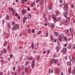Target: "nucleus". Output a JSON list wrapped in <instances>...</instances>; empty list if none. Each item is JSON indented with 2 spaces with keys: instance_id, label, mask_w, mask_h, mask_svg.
<instances>
[{
  "instance_id": "13",
  "label": "nucleus",
  "mask_w": 75,
  "mask_h": 75,
  "mask_svg": "<svg viewBox=\"0 0 75 75\" xmlns=\"http://www.w3.org/2000/svg\"><path fill=\"white\" fill-rule=\"evenodd\" d=\"M59 12H58V11H57V13H56L57 16H59Z\"/></svg>"
},
{
  "instance_id": "33",
  "label": "nucleus",
  "mask_w": 75,
  "mask_h": 75,
  "mask_svg": "<svg viewBox=\"0 0 75 75\" xmlns=\"http://www.w3.org/2000/svg\"><path fill=\"white\" fill-rule=\"evenodd\" d=\"M30 33H31V30H30V29H29V30L28 31V33L29 34H30Z\"/></svg>"
},
{
  "instance_id": "32",
  "label": "nucleus",
  "mask_w": 75,
  "mask_h": 75,
  "mask_svg": "<svg viewBox=\"0 0 75 75\" xmlns=\"http://www.w3.org/2000/svg\"><path fill=\"white\" fill-rule=\"evenodd\" d=\"M51 8H52V7L51 6H50L48 8L49 10H51Z\"/></svg>"
},
{
  "instance_id": "31",
  "label": "nucleus",
  "mask_w": 75,
  "mask_h": 75,
  "mask_svg": "<svg viewBox=\"0 0 75 75\" xmlns=\"http://www.w3.org/2000/svg\"><path fill=\"white\" fill-rule=\"evenodd\" d=\"M6 18L7 19H8L9 18V16L7 15L6 16Z\"/></svg>"
},
{
  "instance_id": "41",
  "label": "nucleus",
  "mask_w": 75,
  "mask_h": 75,
  "mask_svg": "<svg viewBox=\"0 0 75 75\" xmlns=\"http://www.w3.org/2000/svg\"><path fill=\"white\" fill-rule=\"evenodd\" d=\"M46 37H48V34L47 33L46 34Z\"/></svg>"
},
{
  "instance_id": "26",
  "label": "nucleus",
  "mask_w": 75,
  "mask_h": 75,
  "mask_svg": "<svg viewBox=\"0 0 75 75\" xmlns=\"http://www.w3.org/2000/svg\"><path fill=\"white\" fill-rule=\"evenodd\" d=\"M16 27L17 28V29H19V26L18 25H16Z\"/></svg>"
},
{
  "instance_id": "47",
  "label": "nucleus",
  "mask_w": 75,
  "mask_h": 75,
  "mask_svg": "<svg viewBox=\"0 0 75 75\" xmlns=\"http://www.w3.org/2000/svg\"><path fill=\"white\" fill-rule=\"evenodd\" d=\"M9 57H10V58H12V55H11V54L9 56Z\"/></svg>"
},
{
  "instance_id": "19",
  "label": "nucleus",
  "mask_w": 75,
  "mask_h": 75,
  "mask_svg": "<svg viewBox=\"0 0 75 75\" xmlns=\"http://www.w3.org/2000/svg\"><path fill=\"white\" fill-rule=\"evenodd\" d=\"M61 21V18L59 17L58 19L57 20V21Z\"/></svg>"
},
{
  "instance_id": "10",
  "label": "nucleus",
  "mask_w": 75,
  "mask_h": 75,
  "mask_svg": "<svg viewBox=\"0 0 75 75\" xmlns=\"http://www.w3.org/2000/svg\"><path fill=\"white\" fill-rule=\"evenodd\" d=\"M68 48L69 49H71V45H69L68 47Z\"/></svg>"
},
{
  "instance_id": "63",
  "label": "nucleus",
  "mask_w": 75,
  "mask_h": 75,
  "mask_svg": "<svg viewBox=\"0 0 75 75\" xmlns=\"http://www.w3.org/2000/svg\"><path fill=\"white\" fill-rule=\"evenodd\" d=\"M68 40H71V38H69L67 39Z\"/></svg>"
},
{
  "instance_id": "37",
  "label": "nucleus",
  "mask_w": 75,
  "mask_h": 75,
  "mask_svg": "<svg viewBox=\"0 0 75 75\" xmlns=\"http://www.w3.org/2000/svg\"><path fill=\"white\" fill-rule=\"evenodd\" d=\"M18 16V14L16 13H15V16L16 17H17Z\"/></svg>"
},
{
  "instance_id": "57",
  "label": "nucleus",
  "mask_w": 75,
  "mask_h": 75,
  "mask_svg": "<svg viewBox=\"0 0 75 75\" xmlns=\"http://www.w3.org/2000/svg\"><path fill=\"white\" fill-rule=\"evenodd\" d=\"M59 41H60V42H61V39H60V38H59Z\"/></svg>"
},
{
  "instance_id": "20",
  "label": "nucleus",
  "mask_w": 75,
  "mask_h": 75,
  "mask_svg": "<svg viewBox=\"0 0 75 75\" xmlns=\"http://www.w3.org/2000/svg\"><path fill=\"white\" fill-rule=\"evenodd\" d=\"M31 47L32 49H33V48H34V44L33 43L32 44V45H31Z\"/></svg>"
},
{
  "instance_id": "58",
  "label": "nucleus",
  "mask_w": 75,
  "mask_h": 75,
  "mask_svg": "<svg viewBox=\"0 0 75 75\" xmlns=\"http://www.w3.org/2000/svg\"><path fill=\"white\" fill-rule=\"evenodd\" d=\"M2 22H3V24H4V20H3Z\"/></svg>"
},
{
  "instance_id": "30",
  "label": "nucleus",
  "mask_w": 75,
  "mask_h": 75,
  "mask_svg": "<svg viewBox=\"0 0 75 75\" xmlns=\"http://www.w3.org/2000/svg\"><path fill=\"white\" fill-rule=\"evenodd\" d=\"M34 32H35V30L34 29H33L32 30V32L33 33H34Z\"/></svg>"
},
{
  "instance_id": "9",
  "label": "nucleus",
  "mask_w": 75,
  "mask_h": 75,
  "mask_svg": "<svg viewBox=\"0 0 75 75\" xmlns=\"http://www.w3.org/2000/svg\"><path fill=\"white\" fill-rule=\"evenodd\" d=\"M54 34L56 36H57V37H58V35H59L57 33H56V32H55L54 33Z\"/></svg>"
},
{
  "instance_id": "11",
  "label": "nucleus",
  "mask_w": 75,
  "mask_h": 75,
  "mask_svg": "<svg viewBox=\"0 0 75 75\" xmlns=\"http://www.w3.org/2000/svg\"><path fill=\"white\" fill-rule=\"evenodd\" d=\"M35 3L33 2L32 3V7H33V6H35Z\"/></svg>"
},
{
  "instance_id": "51",
  "label": "nucleus",
  "mask_w": 75,
  "mask_h": 75,
  "mask_svg": "<svg viewBox=\"0 0 75 75\" xmlns=\"http://www.w3.org/2000/svg\"><path fill=\"white\" fill-rule=\"evenodd\" d=\"M28 11H30V7H28Z\"/></svg>"
},
{
  "instance_id": "35",
  "label": "nucleus",
  "mask_w": 75,
  "mask_h": 75,
  "mask_svg": "<svg viewBox=\"0 0 75 75\" xmlns=\"http://www.w3.org/2000/svg\"><path fill=\"white\" fill-rule=\"evenodd\" d=\"M4 53H6V51H7V50H6L5 49H4Z\"/></svg>"
},
{
  "instance_id": "5",
  "label": "nucleus",
  "mask_w": 75,
  "mask_h": 75,
  "mask_svg": "<svg viewBox=\"0 0 75 75\" xmlns=\"http://www.w3.org/2000/svg\"><path fill=\"white\" fill-rule=\"evenodd\" d=\"M27 19V17H25V18H23V24H24V23H25V20H26Z\"/></svg>"
},
{
  "instance_id": "16",
  "label": "nucleus",
  "mask_w": 75,
  "mask_h": 75,
  "mask_svg": "<svg viewBox=\"0 0 75 75\" xmlns=\"http://www.w3.org/2000/svg\"><path fill=\"white\" fill-rule=\"evenodd\" d=\"M72 61L73 62H75V59L74 58V57H72Z\"/></svg>"
},
{
  "instance_id": "24",
  "label": "nucleus",
  "mask_w": 75,
  "mask_h": 75,
  "mask_svg": "<svg viewBox=\"0 0 75 75\" xmlns=\"http://www.w3.org/2000/svg\"><path fill=\"white\" fill-rule=\"evenodd\" d=\"M69 74H70L71 73V69H69L68 70Z\"/></svg>"
},
{
  "instance_id": "6",
  "label": "nucleus",
  "mask_w": 75,
  "mask_h": 75,
  "mask_svg": "<svg viewBox=\"0 0 75 75\" xmlns=\"http://www.w3.org/2000/svg\"><path fill=\"white\" fill-rule=\"evenodd\" d=\"M32 64L31 65V67L32 68H34V62L33 61Z\"/></svg>"
},
{
  "instance_id": "52",
  "label": "nucleus",
  "mask_w": 75,
  "mask_h": 75,
  "mask_svg": "<svg viewBox=\"0 0 75 75\" xmlns=\"http://www.w3.org/2000/svg\"><path fill=\"white\" fill-rule=\"evenodd\" d=\"M54 38H53V37H51V39L52 40Z\"/></svg>"
},
{
  "instance_id": "49",
  "label": "nucleus",
  "mask_w": 75,
  "mask_h": 75,
  "mask_svg": "<svg viewBox=\"0 0 75 75\" xmlns=\"http://www.w3.org/2000/svg\"><path fill=\"white\" fill-rule=\"evenodd\" d=\"M27 64H28V61H27L26 62L25 65H27Z\"/></svg>"
},
{
  "instance_id": "43",
  "label": "nucleus",
  "mask_w": 75,
  "mask_h": 75,
  "mask_svg": "<svg viewBox=\"0 0 75 75\" xmlns=\"http://www.w3.org/2000/svg\"><path fill=\"white\" fill-rule=\"evenodd\" d=\"M48 54H50V50H48Z\"/></svg>"
},
{
  "instance_id": "22",
  "label": "nucleus",
  "mask_w": 75,
  "mask_h": 75,
  "mask_svg": "<svg viewBox=\"0 0 75 75\" xmlns=\"http://www.w3.org/2000/svg\"><path fill=\"white\" fill-rule=\"evenodd\" d=\"M74 73H75L74 69H73L72 70V74H74Z\"/></svg>"
},
{
  "instance_id": "12",
  "label": "nucleus",
  "mask_w": 75,
  "mask_h": 75,
  "mask_svg": "<svg viewBox=\"0 0 75 75\" xmlns=\"http://www.w3.org/2000/svg\"><path fill=\"white\" fill-rule=\"evenodd\" d=\"M63 15L65 17H66V12H65L63 13Z\"/></svg>"
},
{
  "instance_id": "44",
  "label": "nucleus",
  "mask_w": 75,
  "mask_h": 75,
  "mask_svg": "<svg viewBox=\"0 0 75 75\" xmlns=\"http://www.w3.org/2000/svg\"><path fill=\"white\" fill-rule=\"evenodd\" d=\"M57 44L59 45H60V43L59 42H58Z\"/></svg>"
},
{
  "instance_id": "3",
  "label": "nucleus",
  "mask_w": 75,
  "mask_h": 75,
  "mask_svg": "<svg viewBox=\"0 0 75 75\" xmlns=\"http://www.w3.org/2000/svg\"><path fill=\"white\" fill-rule=\"evenodd\" d=\"M62 52L63 53L65 54L66 53V48L63 47L62 50Z\"/></svg>"
},
{
  "instance_id": "53",
  "label": "nucleus",
  "mask_w": 75,
  "mask_h": 75,
  "mask_svg": "<svg viewBox=\"0 0 75 75\" xmlns=\"http://www.w3.org/2000/svg\"><path fill=\"white\" fill-rule=\"evenodd\" d=\"M38 1H39V0H36L37 3H38Z\"/></svg>"
},
{
  "instance_id": "60",
  "label": "nucleus",
  "mask_w": 75,
  "mask_h": 75,
  "mask_svg": "<svg viewBox=\"0 0 75 75\" xmlns=\"http://www.w3.org/2000/svg\"><path fill=\"white\" fill-rule=\"evenodd\" d=\"M11 11H12V10H13V8H11Z\"/></svg>"
},
{
  "instance_id": "62",
  "label": "nucleus",
  "mask_w": 75,
  "mask_h": 75,
  "mask_svg": "<svg viewBox=\"0 0 75 75\" xmlns=\"http://www.w3.org/2000/svg\"><path fill=\"white\" fill-rule=\"evenodd\" d=\"M14 74H15V75H17V73H16V72H15Z\"/></svg>"
},
{
  "instance_id": "29",
  "label": "nucleus",
  "mask_w": 75,
  "mask_h": 75,
  "mask_svg": "<svg viewBox=\"0 0 75 75\" xmlns=\"http://www.w3.org/2000/svg\"><path fill=\"white\" fill-rule=\"evenodd\" d=\"M51 26L52 27H54V24L53 23L52 24Z\"/></svg>"
},
{
  "instance_id": "59",
  "label": "nucleus",
  "mask_w": 75,
  "mask_h": 75,
  "mask_svg": "<svg viewBox=\"0 0 75 75\" xmlns=\"http://www.w3.org/2000/svg\"><path fill=\"white\" fill-rule=\"evenodd\" d=\"M43 52H44V54H45V53H46V52H45V51H44Z\"/></svg>"
},
{
  "instance_id": "38",
  "label": "nucleus",
  "mask_w": 75,
  "mask_h": 75,
  "mask_svg": "<svg viewBox=\"0 0 75 75\" xmlns=\"http://www.w3.org/2000/svg\"><path fill=\"white\" fill-rule=\"evenodd\" d=\"M25 1L24 0H23L22 1V3H23L24 4V3H25Z\"/></svg>"
},
{
  "instance_id": "4",
  "label": "nucleus",
  "mask_w": 75,
  "mask_h": 75,
  "mask_svg": "<svg viewBox=\"0 0 75 75\" xmlns=\"http://www.w3.org/2000/svg\"><path fill=\"white\" fill-rule=\"evenodd\" d=\"M52 64H54V63H56V62H57V61H56V60H55V59H52Z\"/></svg>"
},
{
  "instance_id": "27",
  "label": "nucleus",
  "mask_w": 75,
  "mask_h": 75,
  "mask_svg": "<svg viewBox=\"0 0 75 75\" xmlns=\"http://www.w3.org/2000/svg\"><path fill=\"white\" fill-rule=\"evenodd\" d=\"M16 13V11H13L12 12V14H14V13Z\"/></svg>"
},
{
  "instance_id": "25",
  "label": "nucleus",
  "mask_w": 75,
  "mask_h": 75,
  "mask_svg": "<svg viewBox=\"0 0 75 75\" xmlns=\"http://www.w3.org/2000/svg\"><path fill=\"white\" fill-rule=\"evenodd\" d=\"M61 38H63V35H64L63 34H61Z\"/></svg>"
},
{
  "instance_id": "46",
  "label": "nucleus",
  "mask_w": 75,
  "mask_h": 75,
  "mask_svg": "<svg viewBox=\"0 0 75 75\" xmlns=\"http://www.w3.org/2000/svg\"><path fill=\"white\" fill-rule=\"evenodd\" d=\"M62 0H60V3H62Z\"/></svg>"
},
{
  "instance_id": "15",
  "label": "nucleus",
  "mask_w": 75,
  "mask_h": 75,
  "mask_svg": "<svg viewBox=\"0 0 75 75\" xmlns=\"http://www.w3.org/2000/svg\"><path fill=\"white\" fill-rule=\"evenodd\" d=\"M26 10H24L22 11L23 14H25L26 13Z\"/></svg>"
},
{
  "instance_id": "28",
  "label": "nucleus",
  "mask_w": 75,
  "mask_h": 75,
  "mask_svg": "<svg viewBox=\"0 0 75 75\" xmlns=\"http://www.w3.org/2000/svg\"><path fill=\"white\" fill-rule=\"evenodd\" d=\"M47 20V18H45L44 20L45 22V23H46Z\"/></svg>"
},
{
  "instance_id": "14",
  "label": "nucleus",
  "mask_w": 75,
  "mask_h": 75,
  "mask_svg": "<svg viewBox=\"0 0 75 75\" xmlns=\"http://www.w3.org/2000/svg\"><path fill=\"white\" fill-rule=\"evenodd\" d=\"M64 9L65 11V9H66V6H65V4L64 5Z\"/></svg>"
},
{
  "instance_id": "34",
  "label": "nucleus",
  "mask_w": 75,
  "mask_h": 75,
  "mask_svg": "<svg viewBox=\"0 0 75 75\" xmlns=\"http://www.w3.org/2000/svg\"><path fill=\"white\" fill-rule=\"evenodd\" d=\"M33 59V57H31L30 59V61H32V59Z\"/></svg>"
},
{
  "instance_id": "39",
  "label": "nucleus",
  "mask_w": 75,
  "mask_h": 75,
  "mask_svg": "<svg viewBox=\"0 0 75 75\" xmlns=\"http://www.w3.org/2000/svg\"><path fill=\"white\" fill-rule=\"evenodd\" d=\"M25 71H27V67H25Z\"/></svg>"
},
{
  "instance_id": "42",
  "label": "nucleus",
  "mask_w": 75,
  "mask_h": 75,
  "mask_svg": "<svg viewBox=\"0 0 75 75\" xmlns=\"http://www.w3.org/2000/svg\"><path fill=\"white\" fill-rule=\"evenodd\" d=\"M57 18H55L54 20V23H56V21H57Z\"/></svg>"
},
{
  "instance_id": "54",
  "label": "nucleus",
  "mask_w": 75,
  "mask_h": 75,
  "mask_svg": "<svg viewBox=\"0 0 75 75\" xmlns=\"http://www.w3.org/2000/svg\"><path fill=\"white\" fill-rule=\"evenodd\" d=\"M18 69L19 71H20V70H21L20 67H18Z\"/></svg>"
},
{
  "instance_id": "2",
  "label": "nucleus",
  "mask_w": 75,
  "mask_h": 75,
  "mask_svg": "<svg viewBox=\"0 0 75 75\" xmlns=\"http://www.w3.org/2000/svg\"><path fill=\"white\" fill-rule=\"evenodd\" d=\"M70 31L71 34V35H73L74 34V29L72 28H70Z\"/></svg>"
},
{
  "instance_id": "1",
  "label": "nucleus",
  "mask_w": 75,
  "mask_h": 75,
  "mask_svg": "<svg viewBox=\"0 0 75 75\" xmlns=\"http://www.w3.org/2000/svg\"><path fill=\"white\" fill-rule=\"evenodd\" d=\"M66 14H67V18H66V25H67V24H68L69 23V17H67V15H68V13H66Z\"/></svg>"
},
{
  "instance_id": "61",
  "label": "nucleus",
  "mask_w": 75,
  "mask_h": 75,
  "mask_svg": "<svg viewBox=\"0 0 75 75\" xmlns=\"http://www.w3.org/2000/svg\"><path fill=\"white\" fill-rule=\"evenodd\" d=\"M2 74H3V73H2V71L1 72V73H0V75H2Z\"/></svg>"
},
{
  "instance_id": "7",
  "label": "nucleus",
  "mask_w": 75,
  "mask_h": 75,
  "mask_svg": "<svg viewBox=\"0 0 75 75\" xmlns=\"http://www.w3.org/2000/svg\"><path fill=\"white\" fill-rule=\"evenodd\" d=\"M59 47H58L57 48V50L56 51L57 52H59Z\"/></svg>"
},
{
  "instance_id": "55",
  "label": "nucleus",
  "mask_w": 75,
  "mask_h": 75,
  "mask_svg": "<svg viewBox=\"0 0 75 75\" xmlns=\"http://www.w3.org/2000/svg\"><path fill=\"white\" fill-rule=\"evenodd\" d=\"M64 40H66V37H64Z\"/></svg>"
},
{
  "instance_id": "23",
  "label": "nucleus",
  "mask_w": 75,
  "mask_h": 75,
  "mask_svg": "<svg viewBox=\"0 0 75 75\" xmlns=\"http://www.w3.org/2000/svg\"><path fill=\"white\" fill-rule=\"evenodd\" d=\"M41 31H39L38 32V34H41Z\"/></svg>"
},
{
  "instance_id": "48",
  "label": "nucleus",
  "mask_w": 75,
  "mask_h": 75,
  "mask_svg": "<svg viewBox=\"0 0 75 75\" xmlns=\"http://www.w3.org/2000/svg\"><path fill=\"white\" fill-rule=\"evenodd\" d=\"M18 19L19 20L20 18V16H18Z\"/></svg>"
},
{
  "instance_id": "56",
  "label": "nucleus",
  "mask_w": 75,
  "mask_h": 75,
  "mask_svg": "<svg viewBox=\"0 0 75 75\" xmlns=\"http://www.w3.org/2000/svg\"><path fill=\"white\" fill-rule=\"evenodd\" d=\"M13 25H14V22H13L12 23Z\"/></svg>"
},
{
  "instance_id": "40",
  "label": "nucleus",
  "mask_w": 75,
  "mask_h": 75,
  "mask_svg": "<svg viewBox=\"0 0 75 75\" xmlns=\"http://www.w3.org/2000/svg\"><path fill=\"white\" fill-rule=\"evenodd\" d=\"M17 30V28H16V27H14L13 28V30Z\"/></svg>"
},
{
  "instance_id": "50",
  "label": "nucleus",
  "mask_w": 75,
  "mask_h": 75,
  "mask_svg": "<svg viewBox=\"0 0 75 75\" xmlns=\"http://www.w3.org/2000/svg\"><path fill=\"white\" fill-rule=\"evenodd\" d=\"M50 71H51V69H50L48 71L49 74H50Z\"/></svg>"
},
{
  "instance_id": "21",
  "label": "nucleus",
  "mask_w": 75,
  "mask_h": 75,
  "mask_svg": "<svg viewBox=\"0 0 75 75\" xmlns=\"http://www.w3.org/2000/svg\"><path fill=\"white\" fill-rule=\"evenodd\" d=\"M31 15H29L28 16V18H29V19H30V18H31Z\"/></svg>"
},
{
  "instance_id": "45",
  "label": "nucleus",
  "mask_w": 75,
  "mask_h": 75,
  "mask_svg": "<svg viewBox=\"0 0 75 75\" xmlns=\"http://www.w3.org/2000/svg\"><path fill=\"white\" fill-rule=\"evenodd\" d=\"M0 52H1V54H3V50H1V51Z\"/></svg>"
},
{
  "instance_id": "18",
  "label": "nucleus",
  "mask_w": 75,
  "mask_h": 75,
  "mask_svg": "<svg viewBox=\"0 0 75 75\" xmlns=\"http://www.w3.org/2000/svg\"><path fill=\"white\" fill-rule=\"evenodd\" d=\"M69 33V30L67 29L66 30V34H68V33Z\"/></svg>"
},
{
  "instance_id": "17",
  "label": "nucleus",
  "mask_w": 75,
  "mask_h": 75,
  "mask_svg": "<svg viewBox=\"0 0 75 75\" xmlns=\"http://www.w3.org/2000/svg\"><path fill=\"white\" fill-rule=\"evenodd\" d=\"M67 64V65H71V62H68Z\"/></svg>"
},
{
  "instance_id": "36",
  "label": "nucleus",
  "mask_w": 75,
  "mask_h": 75,
  "mask_svg": "<svg viewBox=\"0 0 75 75\" xmlns=\"http://www.w3.org/2000/svg\"><path fill=\"white\" fill-rule=\"evenodd\" d=\"M15 69H16V67L15 66L13 67V70H15Z\"/></svg>"
},
{
  "instance_id": "8",
  "label": "nucleus",
  "mask_w": 75,
  "mask_h": 75,
  "mask_svg": "<svg viewBox=\"0 0 75 75\" xmlns=\"http://www.w3.org/2000/svg\"><path fill=\"white\" fill-rule=\"evenodd\" d=\"M10 23H8V27L9 28H10Z\"/></svg>"
},
{
  "instance_id": "64",
  "label": "nucleus",
  "mask_w": 75,
  "mask_h": 75,
  "mask_svg": "<svg viewBox=\"0 0 75 75\" xmlns=\"http://www.w3.org/2000/svg\"><path fill=\"white\" fill-rule=\"evenodd\" d=\"M61 75H63V72H62L61 74Z\"/></svg>"
}]
</instances>
